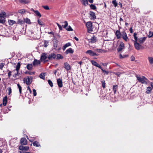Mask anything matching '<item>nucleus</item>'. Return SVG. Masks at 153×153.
I'll return each mask as SVG.
<instances>
[{
	"label": "nucleus",
	"mask_w": 153,
	"mask_h": 153,
	"mask_svg": "<svg viewBox=\"0 0 153 153\" xmlns=\"http://www.w3.org/2000/svg\"><path fill=\"white\" fill-rule=\"evenodd\" d=\"M20 66L21 65L20 63L19 62L18 63L16 66V69L13 71V72H15V71H16V73H15V74L13 75V76L15 78H16L17 76H19L20 75V73H19V71Z\"/></svg>",
	"instance_id": "obj_1"
},
{
	"label": "nucleus",
	"mask_w": 153,
	"mask_h": 153,
	"mask_svg": "<svg viewBox=\"0 0 153 153\" xmlns=\"http://www.w3.org/2000/svg\"><path fill=\"white\" fill-rule=\"evenodd\" d=\"M136 77L139 82L143 84H146L147 82L146 80H147V79L145 76L139 77L137 75H136Z\"/></svg>",
	"instance_id": "obj_2"
},
{
	"label": "nucleus",
	"mask_w": 153,
	"mask_h": 153,
	"mask_svg": "<svg viewBox=\"0 0 153 153\" xmlns=\"http://www.w3.org/2000/svg\"><path fill=\"white\" fill-rule=\"evenodd\" d=\"M33 77L32 76H27L26 78L24 79V82L28 85H30L32 82Z\"/></svg>",
	"instance_id": "obj_3"
},
{
	"label": "nucleus",
	"mask_w": 153,
	"mask_h": 153,
	"mask_svg": "<svg viewBox=\"0 0 153 153\" xmlns=\"http://www.w3.org/2000/svg\"><path fill=\"white\" fill-rule=\"evenodd\" d=\"M48 58V55L47 53H43L41 55L40 57V60L41 61H44V62L48 61V59H47Z\"/></svg>",
	"instance_id": "obj_4"
},
{
	"label": "nucleus",
	"mask_w": 153,
	"mask_h": 153,
	"mask_svg": "<svg viewBox=\"0 0 153 153\" xmlns=\"http://www.w3.org/2000/svg\"><path fill=\"white\" fill-rule=\"evenodd\" d=\"M34 33L32 29H25V34L27 35L28 36H34Z\"/></svg>",
	"instance_id": "obj_5"
},
{
	"label": "nucleus",
	"mask_w": 153,
	"mask_h": 153,
	"mask_svg": "<svg viewBox=\"0 0 153 153\" xmlns=\"http://www.w3.org/2000/svg\"><path fill=\"white\" fill-rule=\"evenodd\" d=\"M4 30H5V34L7 36H10L13 35L14 33L13 29H4Z\"/></svg>",
	"instance_id": "obj_6"
},
{
	"label": "nucleus",
	"mask_w": 153,
	"mask_h": 153,
	"mask_svg": "<svg viewBox=\"0 0 153 153\" xmlns=\"http://www.w3.org/2000/svg\"><path fill=\"white\" fill-rule=\"evenodd\" d=\"M56 54L54 53H52L48 56V59L49 60H52L53 59L56 60Z\"/></svg>",
	"instance_id": "obj_7"
},
{
	"label": "nucleus",
	"mask_w": 153,
	"mask_h": 153,
	"mask_svg": "<svg viewBox=\"0 0 153 153\" xmlns=\"http://www.w3.org/2000/svg\"><path fill=\"white\" fill-rule=\"evenodd\" d=\"M86 39L88 41L89 43L91 44L96 42L97 40V37H95L94 35L92 36L90 39H88V38H86Z\"/></svg>",
	"instance_id": "obj_8"
},
{
	"label": "nucleus",
	"mask_w": 153,
	"mask_h": 153,
	"mask_svg": "<svg viewBox=\"0 0 153 153\" xmlns=\"http://www.w3.org/2000/svg\"><path fill=\"white\" fill-rule=\"evenodd\" d=\"M86 53L87 54H88L89 55L92 56H94L98 55V54L94 52L91 50H89L87 51L86 52Z\"/></svg>",
	"instance_id": "obj_9"
},
{
	"label": "nucleus",
	"mask_w": 153,
	"mask_h": 153,
	"mask_svg": "<svg viewBox=\"0 0 153 153\" xmlns=\"http://www.w3.org/2000/svg\"><path fill=\"white\" fill-rule=\"evenodd\" d=\"M89 14L90 16V19L91 20H94L96 19V16L94 12L90 11Z\"/></svg>",
	"instance_id": "obj_10"
},
{
	"label": "nucleus",
	"mask_w": 153,
	"mask_h": 153,
	"mask_svg": "<svg viewBox=\"0 0 153 153\" xmlns=\"http://www.w3.org/2000/svg\"><path fill=\"white\" fill-rule=\"evenodd\" d=\"M124 48V45L123 42H121L119 45L117 50L118 52L121 51Z\"/></svg>",
	"instance_id": "obj_11"
},
{
	"label": "nucleus",
	"mask_w": 153,
	"mask_h": 153,
	"mask_svg": "<svg viewBox=\"0 0 153 153\" xmlns=\"http://www.w3.org/2000/svg\"><path fill=\"white\" fill-rule=\"evenodd\" d=\"M91 62L94 66L99 68L100 69H102V67L100 64L94 60H91Z\"/></svg>",
	"instance_id": "obj_12"
},
{
	"label": "nucleus",
	"mask_w": 153,
	"mask_h": 153,
	"mask_svg": "<svg viewBox=\"0 0 153 153\" xmlns=\"http://www.w3.org/2000/svg\"><path fill=\"white\" fill-rule=\"evenodd\" d=\"M134 45L135 49L137 50H140L141 47V45L137 43V41H134Z\"/></svg>",
	"instance_id": "obj_13"
},
{
	"label": "nucleus",
	"mask_w": 153,
	"mask_h": 153,
	"mask_svg": "<svg viewBox=\"0 0 153 153\" xmlns=\"http://www.w3.org/2000/svg\"><path fill=\"white\" fill-rule=\"evenodd\" d=\"M121 36L122 38L126 41L128 39V38L127 36V34L125 32L123 31L122 32Z\"/></svg>",
	"instance_id": "obj_14"
},
{
	"label": "nucleus",
	"mask_w": 153,
	"mask_h": 153,
	"mask_svg": "<svg viewBox=\"0 0 153 153\" xmlns=\"http://www.w3.org/2000/svg\"><path fill=\"white\" fill-rule=\"evenodd\" d=\"M64 68L65 69L68 71L71 69V67L69 64L67 62L64 63Z\"/></svg>",
	"instance_id": "obj_15"
},
{
	"label": "nucleus",
	"mask_w": 153,
	"mask_h": 153,
	"mask_svg": "<svg viewBox=\"0 0 153 153\" xmlns=\"http://www.w3.org/2000/svg\"><path fill=\"white\" fill-rule=\"evenodd\" d=\"M20 143L22 145H26L27 144V141L25 138L23 137L21 139Z\"/></svg>",
	"instance_id": "obj_16"
},
{
	"label": "nucleus",
	"mask_w": 153,
	"mask_h": 153,
	"mask_svg": "<svg viewBox=\"0 0 153 153\" xmlns=\"http://www.w3.org/2000/svg\"><path fill=\"white\" fill-rule=\"evenodd\" d=\"M115 34L117 39H119L121 38L122 33H120L119 30H117L115 33Z\"/></svg>",
	"instance_id": "obj_17"
},
{
	"label": "nucleus",
	"mask_w": 153,
	"mask_h": 153,
	"mask_svg": "<svg viewBox=\"0 0 153 153\" xmlns=\"http://www.w3.org/2000/svg\"><path fill=\"white\" fill-rule=\"evenodd\" d=\"M58 85L59 88H61L62 87V80L59 78L57 80Z\"/></svg>",
	"instance_id": "obj_18"
},
{
	"label": "nucleus",
	"mask_w": 153,
	"mask_h": 153,
	"mask_svg": "<svg viewBox=\"0 0 153 153\" xmlns=\"http://www.w3.org/2000/svg\"><path fill=\"white\" fill-rule=\"evenodd\" d=\"M146 37H143L141 38H140L138 39V41L140 43H142L144 42L145 40H146Z\"/></svg>",
	"instance_id": "obj_19"
},
{
	"label": "nucleus",
	"mask_w": 153,
	"mask_h": 153,
	"mask_svg": "<svg viewBox=\"0 0 153 153\" xmlns=\"http://www.w3.org/2000/svg\"><path fill=\"white\" fill-rule=\"evenodd\" d=\"M74 52V51L71 48H70L66 51L65 53L67 54L69 53H73Z\"/></svg>",
	"instance_id": "obj_20"
},
{
	"label": "nucleus",
	"mask_w": 153,
	"mask_h": 153,
	"mask_svg": "<svg viewBox=\"0 0 153 153\" xmlns=\"http://www.w3.org/2000/svg\"><path fill=\"white\" fill-rule=\"evenodd\" d=\"M71 46V43L70 42H68L66 43L62 47V49L65 51L66 48Z\"/></svg>",
	"instance_id": "obj_21"
},
{
	"label": "nucleus",
	"mask_w": 153,
	"mask_h": 153,
	"mask_svg": "<svg viewBox=\"0 0 153 153\" xmlns=\"http://www.w3.org/2000/svg\"><path fill=\"white\" fill-rule=\"evenodd\" d=\"M20 3L24 4H28L30 2V1L28 0H19Z\"/></svg>",
	"instance_id": "obj_22"
},
{
	"label": "nucleus",
	"mask_w": 153,
	"mask_h": 153,
	"mask_svg": "<svg viewBox=\"0 0 153 153\" xmlns=\"http://www.w3.org/2000/svg\"><path fill=\"white\" fill-rule=\"evenodd\" d=\"M5 18L4 17L0 16V23L2 24H4L5 22Z\"/></svg>",
	"instance_id": "obj_23"
},
{
	"label": "nucleus",
	"mask_w": 153,
	"mask_h": 153,
	"mask_svg": "<svg viewBox=\"0 0 153 153\" xmlns=\"http://www.w3.org/2000/svg\"><path fill=\"white\" fill-rule=\"evenodd\" d=\"M7 102V97H5L3 99V105L5 106L6 105Z\"/></svg>",
	"instance_id": "obj_24"
},
{
	"label": "nucleus",
	"mask_w": 153,
	"mask_h": 153,
	"mask_svg": "<svg viewBox=\"0 0 153 153\" xmlns=\"http://www.w3.org/2000/svg\"><path fill=\"white\" fill-rule=\"evenodd\" d=\"M84 6H86L88 4L87 0H80Z\"/></svg>",
	"instance_id": "obj_25"
},
{
	"label": "nucleus",
	"mask_w": 153,
	"mask_h": 153,
	"mask_svg": "<svg viewBox=\"0 0 153 153\" xmlns=\"http://www.w3.org/2000/svg\"><path fill=\"white\" fill-rule=\"evenodd\" d=\"M87 29H91V27L92 26V23L91 22H88L86 24Z\"/></svg>",
	"instance_id": "obj_26"
},
{
	"label": "nucleus",
	"mask_w": 153,
	"mask_h": 153,
	"mask_svg": "<svg viewBox=\"0 0 153 153\" xmlns=\"http://www.w3.org/2000/svg\"><path fill=\"white\" fill-rule=\"evenodd\" d=\"M40 62L39 60H37L35 59L34 61L33 62V65L35 66L36 65H38L40 64Z\"/></svg>",
	"instance_id": "obj_27"
},
{
	"label": "nucleus",
	"mask_w": 153,
	"mask_h": 153,
	"mask_svg": "<svg viewBox=\"0 0 153 153\" xmlns=\"http://www.w3.org/2000/svg\"><path fill=\"white\" fill-rule=\"evenodd\" d=\"M63 58V56L60 54H58L56 55V60L60 59H62Z\"/></svg>",
	"instance_id": "obj_28"
},
{
	"label": "nucleus",
	"mask_w": 153,
	"mask_h": 153,
	"mask_svg": "<svg viewBox=\"0 0 153 153\" xmlns=\"http://www.w3.org/2000/svg\"><path fill=\"white\" fill-rule=\"evenodd\" d=\"M24 23L25 22L27 24H30L31 23V22H30V21L29 19L28 18H26L25 19H24Z\"/></svg>",
	"instance_id": "obj_29"
},
{
	"label": "nucleus",
	"mask_w": 153,
	"mask_h": 153,
	"mask_svg": "<svg viewBox=\"0 0 153 153\" xmlns=\"http://www.w3.org/2000/svg\"><path fill=\"white\" fill-rule=\"evenodd\" d=\"M33 145L34 146L36 147H41L40 145L39 144V143L37 141H35L33 143Z\"/></svg>",
	"instance_id": "obj_30"
},
{
	"label": "nucleus",
	"mask_w": 153,
	"mask_h": 153,
	"mask_svg": "<svg viewBox=\"0 0 153 153\" xmlns=\"http://www.w3.org/2000/svg\"><path fill=\"white\" fill-rule=\"evenodd\" d=\"M8 22L10 25H12L16 23L15 21L12 20H9Z\"/></svg>",
	"instance_id": "obj_31"
},
{
	"label": "nucleus",
	"mask_w": 153,
	"mask_h": 153,
	"mask_svg": "<svg viewBox=\"0 0 153 153\" xmlns=\"http://www.w3.org/2000/svg\"><path fill=\"white\" fill-rule=\"evenodd\" d=\"M26 12H27V11L26 10L24 9H20L18 11V13L21 14H23Z\"/></svg>",
	"instance_id": "obj_32"
},
{
	"label": "nucleus",
	"mask_w": 153,
	"mask_h": 153,
	"mask_svg": "<svg viewBox=\"0 0 153 153\" xmlns=\"http://www.w3.org/2000/svg\"><path fill=\"white\" fill-rule=\"evenodd\" d=\"M33 67L32 64H28L27 65V68L29 70H31Z\"/></svg>",
	"instance_id": "obj_33"
},
{
	"label": "nucleus",
	"mask_w": 153,
	"mask_h": 153,
	"mask_svg": "<svg viewBox=\"0 0 153 153\" xmlns=\"http://www.w3.org/2000/svg\"><path fill=\"white\" fill-rule=\"evenodd\" d=\"M24 23V20H22L21 19H19L16 22V24H20L21 25L23 24Z\"/></svg>",
	"instance_id": "obj_34"
},
{
	"label": "nucleus",
	"mask_w": 153,
	"mask_h": 153,
	"mask_svg": "<svg viewBox=\"0 0 153 153\" xmlns=\"http://www.w3.org/2000/svg\"><path fill=\"white\" fill-rule=\"evenodd\" d=\"M34 13H35L37 16L39 17V18L41 17L42 16L41 14L38 10H36L35 11Z\"/></svg>",
	"instance_id": "obj_35"
},
{
	"label": "nucleus",
	"mask_w": 153,
	"mask_h": 153,
	"mask_svg": "<svg viewBox=\"0 0 153 153\" xmlns=\"http://www.w3.org/2000/svg\"><path fill=\"white\" fill-rule=\"evenodd\" d=\"M0 16L5 18L6 16V13L5 12L1 11V12L0 13Z\"/></svg>",
	"instance_id": "obj_36"
},
{
	"label": "nucleus",
	"mask_w": 153,
	"mask_h": 153,
	"mask_svg": "<svg viewBox=\"0 0 153 153\" xmlns=\"http://www.w3.org/2000/svg\"><path fill=\"white\" fill-rule=\"evenodd\" d=\"M152 89L150 87H148L147 88L146 93L147 94H149L151 93V91Z\"/></svg>",
	"instance_id": "obj_37"
},
{
	"label": "nucleus",
	"mask_w": 153,
	"mask_h": 153,
	"mask_svg": "<svg viewBox=\"0 0 153 153\" xmlns=\"http://www.w3.org/2000/svg\"><path fill=\"white\" fill-rule=\"evenodd\" d=\"M90 7L91 9L93 10H95L97 9L96 7L93 4H91L90 5Z\"/></svg>",
	"instance_id": "obj_38"
},
{
	"label": "nucleus",
	"mask_w": 153,
	"mask_h": 153,
	"mask_svg": "<svg viewBox=\"0 0 153 153\" xmlns=\"http://www.w3.org/2000/svg\"><path fill=\"white\" fill-rule=\"evenodd\" d=\"M118 88V86L117 85H114L113 86V89L114 91V94L116 93L117 91V89Z\"/></svg>",
	"instance_id": "obj_39"
},
{
	"label": "nucleus",
	"mask_w": 153,
	"mask_h": 153,
	"mask_svg": "<svg viewBox=\"0 0 153 153\" xmlns=\"http://www.w3.org/2000/svg\"><path fill=\"white\" fill-rule=\"evenodd\" d=\"M148 59L149 60V63L151 64H153V58L152 57H148Z\"/></svg>",
	"instance_id": "obj_40"
},
{
	"label": "nucleus",
	"mask_w": 153,
	"mask_h": 153,
	"mask_svg": "<svg viewBox=\"0 0 153 153\" xmlns=\"http://www.w3.org/2000/svg\"><path fill=\"white\" fill-rule=\"evenodd\" d=\"M64 25H62V26L64 28H65L68 25V23L67 21H65L64 23Z\"/></svg>",
	"instance_id": "obj_41"
},
{
	"label": "nucleus",
	"mask_w": 153,
	"mask_h": 153,
	"mask_svg": "<svg viewBox=\"0 0 153 153\" xmlns=\"http://www.w3.org/2000/svg\"><path fill=\"white\" fill-rule=\"evenodd\" d=\"M112 3L115 7H117L118 5V3L116 0H113L112 1Z\"/></svg>",
	"instance_id": "obj_42"
},
{
	"label": "nucleus",
	"mask_w": 153,
	"mask_h": 153,
	"mask_svg": "<svg viewBox=\"0 0 153 153\" xmlns=\"http://www.w3.org/2000/svg\"><path fill=\"white\" fill-rule=\"evenodd\" d=\"M45 73H41L39 75V77L43 79H45Z\"/></svg>",
	"instance_id": "obj_43"
},
{
	"label": "nucleus",
	"mask_w": 153,
	"mask_h": 153,
	"mask_svg": "<svg viewBox=\"0 0 153 153\" xmlns=\"http://www.w3.org/2000/svg\"><path fill=\"white\" fill-rule=\"evenodd\" d=\"M17 85L19 89V93L20 94H21L22 93V88L19 84H18Z\"/></svg>",
	"instance_id": "obj_44"
},
{
	"label": "nucleus",
	"mask_w": 153,
	"mask_h": 153,
	"mask_svg": "<svg viewBox=\"0 0 153 153\" xmlns=\"http://www.w3.org/2000/svg\"><path fill=\"white\" fill-rule=\"evenodd\" d=\"M101 82L102 84V86L103 88H105V81L104 80L101 81Z\"/></svg>",
	"instance_id": "obj_45"
},
{
	"label": "nucleus",
	"mask_w": 153,
	"mask_h": 153,
	"mask_svg": "<svg viewBox=\"0 0 153 153\" xmlns=\"http://www.w3.org/2000/svg\"><path fill=\"white\" fill-rule=\"evenodd\" d=\"M93 29H88V33L91 34H94L95 33L94 31H93Z\"/></svg>",
	"instance_id": "obj_46"
},
{
	"label": "nucleus",
	"mask_w": 153,
	"mask_h": 153,
	"mask_svg": "<svg viewBox=\"0 0 153 153\" xmlns=\"http://www.w3.org/2000/svg\"><path fill=\"white\" fill-rule=\"evenodd\" d=\"M137 35V33H134V38L135 39L134 41H137L138 39H137V37L136 36Z\"/></svg>",
	"instance_id": "obj_47"
},
{
	"label": "nucleus",
	"mask_w": 153,
	"mask_h": 153,
	"mask_svg": "<svg viewBox=\"0 0 153 153\" xmlns=\"http://www.w3.org/2000/svg\"><path fill=\"white\" fill-rule=\"evenodd\" d=\"M8 95H10L12 92V90L10 87H9L8 88Z\"/></svg>",
	"instance_id": "obj_48"
},
{
	"label": "nucleus",
	"mask_w": 153,
	"mask_h": 153,
	"mask_svg": "<svg viewBox=\"0 0 153 153\" xmlns=\"http://www.w3.org/2000/svg\"><path fill=\"white\" fill-rule=\"evenodd\" d=\"M48 41H45L44 42V46L45 47H46L48 46Z\"/></svg>",
	"instance_id": "obj_49"
},
{
	"label": "nucleus",
	"mask_w": 153,
	"mask_h": 153,
	"mask_svg": "<svg viewBox=\"0 0 153 153\" xmlns=\"http://www.w3.org/2000/svg\"><path fill=\"white\" fill-rule=\"evenodd\" d=\"M48 84L50 85V86L51 87H52L53 86V84L51 81L49 79L48 80Z\"/></svg>",
	"instance_id": "obj_50"
},
{
	"label": "nucleus",
	"mask_w": 153,
	"mask_h": 153,
	"mask_svg": "<svg viewBox=\"0 0 153 153\" xmlns=\"http://www.w3.org/2000/svg\"><path fill=\"white\" fill-rule=\"evenodd\" d=\"M38 22L39 25H43V22L42 21L40 20L39 19L38 20Z\"/></svg>",
	"instance_id": "obj_51"
},
{
	"label": "nucleus",
	"mask_w": 153,
	"mask_h": 153,
	"mask_svg": "<svg viewBox=\"0 0 153 153\" xmlns=\"http://www.w3.org/2000/svg\"><path fill=\"white\" fill-rule=\"evenodd\" d=\"M101 69L102 70V71L103 72L105 73V74H106L107 75H108V74L109 72L108 71H105V70H103L102 68V69Z\"/></svg>",
	"instance_id": "obj_52"
},
{
	"label": "nucleus",
	"mask_w": 153,
	"mask_h": 153,
	"mask_svg": "<svg viewBox=\"0 0 153 153\" xmlns=\"http://www.w3.org/2000/svg\"><path fill=\"white\" fill-rule=\"evenodd\" d=\"M42 7L45 10H49L50 9V8L47 5L43 6H42Z\"/></svg>",
	"instance_id": "obj_53"
},
{
	"label": "nucleus",
	"mask_w": 153,
	"mask_h": 153,
	"mask_svg": "<svg viewBox=\"0 0 153 153\" xmlns=\"http://www.w3.org/2000/svg\"><path fill=\"white\" fill-rule=\"evenodd\" d=\"M153 35V33L152 32H151V31H149V37H152Z\"/></svg>",
	"instance_id": "obj_54"
},
{
	"label": "nucleus",
	"mask_w": 153,
	"mask_h": 153,
	"mask_svg": "<svg viewBox=\"0 0 153 153\" xmlns=\"http://www.w3.org/2000/svg\"><path fill=\"white\" fill-rule=\"evenodd\" d=\"M33 94L34 96H36V91L35 89H33Z\"/></svg>",
	"instance_id": "obj_55"
},
{
	"label": "nucleus",
	"mask_w": 153,
	"mask_h": 153,
	"mask_svg": "<svg viewBox=\"0 0 153 153\" xmlns=\"http://www.w3.org/2000/svg\"><path fill=\"white\" fill-rule=\"evenodd\" d=\"M4 65V64L2 63H0V69H2V68H3V66Z\"/></svg>",
	"instance_id": "obj_56"
},
{
	"label": "nucleus",
	"mask_w": 153,
	"mask_h": 153,
	"mask_svg": "<svg viewBox=\"0 0 153 153\" xmlns=\"http://www.w3.org/2000/svg\"><path fill=\"white\" fill-rule=\"evenodd\" d=\"M29 149V147L28 146H24L23 150L27 151Z\"/></svg>",
	"instance_id": "obj_57"
},
{
	"label": "nucleus",
	"mask_w": 153,
	"mask_h": 153,
	"mask_svg": "<svg viewBox=\"0 0 153 153\" xmlns=\"http://www.w3.org/2000/svg\"><path fill=\"white\" fill-rule=\"evenodd\" d=\"M24 146H20L19 147V149L20 150H23Z\"/></svg>",
	"instance_id": "obj_58"
},
{
	"label": "nucleus",
	"mask_w": 153,
	"mask_h": 153,
	"mask_svg": "<svg viewBox=\"0 0 153 153\" xmlns=\"http://www.w3.org/2000/svg\"><path fill=\"white\" fill-rule=\"evenodd\" d=\"M120 23H124L125 22L123 20V19L121 17L120 18Z\"/></svg>",
	"instance_id": "obj_59"
},
{
	"label": "nucleus",
	"mask_w": 153,
	"mask_h": 153,
	"mask_svg": "<svg viewBox=\"0 0 153 153\" xmlns=\"http://www.w3.org/2000/svg\"><path fill=\"white\" fill-rule=\"evenodd\" d=\"M96 51L99 53H102L103 51L101 49H97Z\"/></svg>",
	"instance_id": "obj_60"
},
{
	"label": "nucleus",
	"mask_w": 153,
	"mask_h": 153,
	"mask_svg": "<svg viewBox=\"0 0 153 153\" xmlns=\"http://www.w3.org/2000/svg\"><path fill=\"white\" fill-rule=\"evenodd\" d=\"M56 25L58 26L59 29H62V26L61 25H60L58 23H56Z\"/></svg>",
	"instance_id": "obj_61"
},
{
	"label": "nucleus",
	"mask_w": 153,
	"mask_h": 153,
	"mask_svg": "<svg viewBox=\"0 0 153 153\" xmlns=\"http://www.w3.org/2000/svg\"><path fill=\"white\" fill-rule=\"evenodd\" d=\"M12 72H13V71H9V72L8 73V77L9 78H10V76H11V73Z\"/></svg>",
	"instance_id": "obj_62"
},
{
	"label": "nucleus",
	"mask_w": 153,
	"mask_h": 153,
	"mask_svg": "<svg viewBox=\"0 0 153 153\" xmlns=\"http://www.w3.org/2000/svg\"><path fill=\"white\" fill-rule=\"evenodd\" d=\"M114 74L116 75L117 76L120 77V74H121V73L120 72H117L116 73H114Z\"/></svg>",
	"instance_id": "obj_63"
},
{
	"label": "nucleus",
	"mask_w": 153,
	"mask_h": 153,
	"mask_svg": "<svg viewBox=\"0 0 153 153\" xmlns=\"http://www.w3.org/2000/svg\"><path fill=\"white\" fill-rule=\"evenodd\" d=\"M118 4L120 6V7L121 8H122V4L121 3L119 2V3Z\"/></svg>",
	"instance_id": "obj_64"
}]
</instances>
